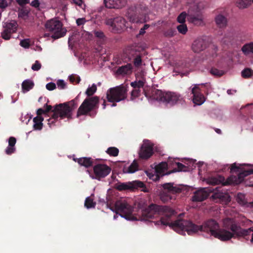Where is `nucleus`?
<instances>
[{"label": "nucleus", "mask_w": 253, "mask_h": 253, "mask_svg": "<svg viewBox=\"0 0 253 253\" xmlns=\"http://www.w3.org/2000/svg\"><path fill=\"white\" fill-rule=\"evenodd\" d=\"M252 1L253 3V0H236V6L239 8H245L251 4Z\"/></svg>", "instance_id": "32"}, {"label": "nucleus", "mask_w": 253, "mask_h": 253, "mask_svg": "<svg viewBox=\"0 0 253 253\" xmlns=\"http://www.w3.org/2000/svg\"><path fill=\"white\" fill-rule=\"evenodd\" d=\"M230 171L231 172H235L238 173L237 176L229 177L224 183V185L231 184H239L244 180L245 177L253 174V169L242 170L241 168L237 166L236 164H233L231 165Z\"/></svg>", "instance_id": "8"}, {"label": "nucleus", "mask_w": 253, "mask_h": 253, "mask_svg": "<svg viewBox=\"0 0 253 253\" xmlns=\"http://www.w3.org/2000/svg\"><path fill=\"white\" fill-rule=\"evenodd\" d=\"M145 83V80L144 78L140 80L136 79L134 82L130 83V85L133 88V89L131 92V100H133L140 95V89L143 87Z\"/></svg>", "instance_id": "19"}, {"label": "nucleus", "mask_w": 253, "mask_h": 253, "mask_svg": "<svg viewBox=\"0 0 253 253\" xmlns=\"http://www.w3.org/2000/svg\"><path fill=\"white\" fill-rule=\"evenodd\" d=\"M207 47L206 41L202 39L199 38L195 40L192 44V48L196 53H199L204 50Z\"/></svg>", "instance_id": "24"}, {"label": "nucleus", "mask_w": 253, "mask_h": 253, "mask_svg": "<svg viewBox=\"0 0 253 253\" xmlns=\"http://www.w3.org/2000/svg\"><path fill=\"white\" fill-rule=\"evenodd\" d=\"M145 9L142 5H131L127 12V16L132 23H143L145 22Z\"/></svg>", "instance_id": "10"}, {"label": "nucleus", "mask_w": 253, "mask_h": 253, "mask_svg": "<svg viewBox=\"0 0 253 253\" xmlns=\"http://www.w3.org/2000/svg\"><path fill=\"white\" fill-rule=\"evenodd\" d=\"M170 165L171 164V159L168 161V162H162L155 167V171L156 175H152V177H150V178L154 181H157L160 179V176H163L165 174V172L167 171L168 165ZM166 174H169V173H166Z\"/></svg>", "instance_id": "18"}, {"label": "nucleus", "mask_w": 253, "mask_h": 253, "mask_svg": "<svg viewBox=\"0 0 253 253\" xmlns=\"http://www.w3.org/2000/svg\"><path fill=\"white\" fill-rule=\"evenodd\" d=\"M20 45L25 48H28L29 47L30 45V40L29 39H24L21 41L20 42Z\"/></svg>", "instance_id": "44"}, {"label": "nucleus", "mask_w": 253, "mask_h": 253, "mask_svg": "<svg viewBox=\"0 0 253 253\" xmlns=\"http://www.w3.org/2000/svg\"><path fill=\"white\" fill-rule=\"evenodd\" d=\"M200 9L197 4H194L190 7L187 13V20L195 25H201L202 23V17L199 13Z\"/></svg>", "instance_id": "15"}, {"label": "nucleus", "mask_w": 253, "mask_h": 253, "mask_svg": "<svg viewBox=\"0 0 253 253\" xmlns=\"http://www.w3.org/2000/svg\"><path fill=\"white\" fill-rule=\"evenodd\" d=\"M16 139L14 137H10L8 140V145L10 146L15 147Z\"/></svg>", "instance_id": "52"}, {"label": "nucleus", "mask_w": 253, "mask_h": 253, "mask_svg": "<svg viewBox=\"0 0 253 253\" xmlns=\"http://www.w3.org/2000/svg\"><path fill=\"white\" fill-rule=\"evenodd\" d=\"M139 166L136 160H134L131 164L128 167H124L123 172L124 173H134L138 170Z\"/></svg>", "instance_id": "28"}, {"label": "nucleus", "mask_w": 253, "mask_h": 253, "mask_svg": "<svg viewBox=\"0 0 253 253\" xmlns=\"http://www.w3.org/2000/svg\"><path fill=\"white\" fill-rule=\"evenodd\" d=\"M97 86L95 84H93L90 87H88L85 91V94L89 97L86 98L79 107L77 116L79 117L83 115H87L90 112L98 108L99 103V97L93 95L96 91Z\"/></svg>", "instance_id": "4"}, {"label": "nucleus", "mask_w": 253, "mask_h": 253, "mask_svg": "<svg viewBox=\"0 0 253 253\" xmlns=\"http://www.w3.org/2000/svg\"><path fill=\"white\" fill-rule=\"evenodd\" d=\"M73 2L76 4V5L80 6L81 8L84 9L85 7V5L83 3V1L82 0H72Z\"/></svg>", "instance_id": "51"}, {"label": "nucleus", "mask_w": 253, "mask_h": 253, "mask_svg": "<svg viewBox=\"0 0 253 253\" xmlns=\"http://www.w3.org/2000/svg\"><path fill=\"white\" fill-rule=\"evenodd\" d=\"M41 64L39 61L36 60L32 66V69L34 71H39L41 68Z\"/></svg>", "instance_id": "48"}, {"label": "nucleus", "mask_w": 253, "mask_h": 253, "mask_svg": "<svg viewBox=\"0 0 253 253\" xmlns=\"http://www.w3.org/2000/svg\"><path fill=\"white\" fill-rule=\"evenodd\" d=\"M211 198L216 202L228 201L229 196L226 192H223L221 187H216L212 191Z\"/></svg>", "instance_id": "20"}, {"label": "nucleus", "mask_w": 253, "mask_h": 253, "mask_svg": "<svg viewBox=\"0 0 253 253\" xmlns=\"http://www.w3.org/2000/svg\"><path fill=\"white\" fill-rule=\"evenodd\" d=\"M186 18H187V13L184 11L181 12L177 17V21L178 22L182 24L185 22Z\"/></svg>", "instance_id": "38"}, {"label": "nucleus", "mask_w": 253, "mask_h": 253, "mask_svg": "<svg viewBox=\"0 0 253 253\" xmlns=\"http://www.w3.org/2000/svg\"><path fill=\"white\" fill-rule=\"evenodd\" d=\"M74 161L77 162L80 166L88 168L92 166L93 160L90 157H82L80 158H74Z\"/></svg>", "instance_id": "26"}, {"label": "nucleus", "mask_w": 253, "mask_h": 253, "mask_svg": "<svg viewBox=\"0 0 253 253\" xmlns=\"http://www.w3.org/2000/svg\"><path fill=\"white\" fill-rule=\"evenodd\" d=\"M178 31L183 35L186 34L188 29L186 24L182 23L177 26Z\"/></svg>", "instance_id": "40"}, {"label": "nucleus", "mask_w": 253, "mask_h": 253, "mask_svg": "<svg viewBox=\"0 0 253 253\" xmlns=\"http://www.w3.org/2000/svg\"><path fill=\"white\" fill-rule=\"evenodd\" d=\"M40 3L39 0H34L31 3V5L35 8L39 7Z\"/></svg>", "instance_id": "56"}, {"label": "nucleus", "mask_w": 253, "mask_h": 253, "mask_svg": "<svg viewBox=\"0 0 253 253\" xmlns=\"http://www.w3.org/2000/svg\"><path fill=\"white\" fill-rule=\"evenodd\" d=\"M174 214V211L167 206H159L151 204L142 211V216L143 220H150L157 218L161 215L159 220L153 221L156 225H169L176 232L184 235L187 232L188 227L180 224L181 221L187 220L178 219L172 222L171 217Z\"/></svg>", "instance_id": "2"}, {"label": "nucleus", "mask_w": 253, "mask_h": 253, "mask_svg": "<svg viewBox=\"0 0 253 253\" xmlns=\"http://www.w3.org/2000/svg\"><path fill=\"white\" fill-rule=\"evenodd\" d=\"M106 8L109 9H120L125 6L127 0H104Z\"/></svg>", "instance_id": "21"}, {"label": "nucleus", "mask_w": 253, "mask_h": 253, "mask_svg": "<svg viewBox=\"0 0 253 253\" xmlns=\"http://www.w3.org/2000/svg\"><path fill=\"white\" fill-rule=\"evenodd\" d=\"M34 86V83L30 80L24 81L22 84V88L23 92H27L32 89Z\"/></svg>", "instance_id": "30"}, {"label": "nucleus", "mask_w": 253, "mask_h": 253, "mask_svg": "<svg viewBox=\"0 0 253 253\" xmlns=\"http://www.w3.org/2000/svg\"><path fill=\"white\" fill-rule=\"evenodd\" d=\"M52 112H53V114L51 116V118H49L48 120V125L49 126L51 127V125L53 124L55 121L57 120V119L58 118V117H57V118H53V115L54 114V112H55V108H54V109L52 111Z\"/></svg>", "instance_id": "47"}, {"label": "nucleus", "mask_w": 253, "mask_h": 253, "mask_svg": "<svg viewBox=\"0 0 253 253\" xmlns=\"http://www.w3.org/2000/svg\"><path fill=\"white\" fill-rule=\"evenodd\" d=\"M8 3H9L7 0H0V7L4 8L7 6Z\"/></svg>", "instance_id": "53"}, {"label": "nucleus", "mask_w": 253, "mask_h": 253, "mask_svg": "<svg viewBox=\"0 0 253 253\" xmlns=\"http://www.w3.org/2000/svg\"><path fill=\"white\" fill-rule=\"evenodd\" d=\"M180 224L188 227L187 233L189 235H193L200 231L210 233L211 235L223 241L239 237L241 230V226L230 218H226L223 220V227L224 229H220L219 224L212 219L204 222L202 225H196L190 220L181 221Z\"/></svg>", "instance_id": "1"}, {"label": "nucleus", "mask_w": 253, "mask_h": 253, "mask_svg": "<svg viewBox=\"0 0 253 253\" xmlns=\"http://www.w3.org/2000/svg\"><path fill=\"white\" fill-rule=\"evenodd\" d=\"M232 91L236 92V90H232L231 89H228L227 91V92L228 94L230 95V94H233Z\"/></svg>", "instance_id": "61"}, {"label": "nucleus", "mask_w": 253, "mask_h": 253, "mask_svg": "<svg viewBox=\"0 0 253 253\" xmlns=\"http://www.w3.org/2000/svg\"><path fill=\"white\" fill-rule=\"evenodd\" d=\"M216 25L219 28H224L227 23V18L222 14H218L215 18Z\"/></svg>", "instance_id": "27"}, {"label": "nucleus", "mask_w": 253, "mask_h": 253, "mask_svg": "<svg viewBox=\"0 0 253 253\" xmlns=\"http://www.w3.org/2000/svg\"><path fill=\"white\" fill-rule=\"evenodd\" d=\"M210 73L211 75L216 77H221L224 73L223 71L218 70L215 68H212L211 69Z\"/></svg>", "instance_id": "39"}, {"label": "nucleus", "mask_w": 253, "mask_h": 253, "mask_svg": "<svg viewBox=\"0 0 253 253\" xmlns=\"http://www.w3.org/2000/svg\"><path fill=\"white\" fill-rule=\"evenodd\" d=\"M103 109H105V107H106V101L105 100H104L103 101Z\"/></svg>", "instance_id": "64"}, {"label": "nucleus", "mask_w": 253, "mask_h": 253, "mask_svg": "<svg viewBox=\"0 0 253 253\" xmlns=\"http://www.w3.org/2000/svg\"><path fill=\"white\" fill-rule=\"evenodd\" d=\"M95 36L100 39L104 40L105 38V36L104 33L100 30H95L94 31Z\"/></svg>", "instance_id": "43"}, {"label": "nucleus", "mask_w": 253, "mask_h": 253, "mask_svg": "<svg viewBox=\"0 0 253 253\" xmlns=\"http://www.w3.org/2000/svg\"><path fill=\"white\" fill-rule=\"evenodd\" d=\"M106 152L110 156L116 157L119 154V150L115 147H110L107 149Z\"/></svg>", "instance_id": "35"}, {"label": "nucleus", "mask_w": 253, "mask_h": 253, "mask_svg": "<svg viewBox=\"0 0 253 253\" xmlns=\"http://www.w3.org/2000/svg\"><path fill=\"white\" fill-rule=\"evenodd\" d=\"M16 2L20 6L24 5L30 2V0H15Z\"/></svg>", "instance_id": "55"}, {"label": "nucleus", "mask_w": 253, "mask_h": 253, "mask_svg": "<svg viewBox=\"0 0 253 253\" xmlns=\"http://www.w3.org/2000/svg\"><path fill=\"white\" fill-rule=\"evenodd\" d=\"M226 37H225L223 39L222 41L223 42L225 43L226 44H228V43H226V42H230V41L229 40L227 41H226Z\"/></svg>", "instance_id": "63"}, {"label": "nucleus", "mask_w": 253, "mask_h": 253, "mask_svg": "<svg viewBox=\"0 0 253 253\" xmlns=\"http://www.w3.org/2000/svg\"><path fill=\"white\" fill-rule=\"evenodd\" d=\"M176 31L172 28L169 29L166 31L164 33V35L167 37H172L175 34Z\"/></svg>", "instance_id": "42"}, {"label": "nucleus", "mask_w": 253, "mask_h": 253, "mask_svg": "<svg viewBox=\"0 0 253 253\" xmlns=\"http://www.w3.org/2000/svg\"><path fill=\"white\" fill-rule=\"evenodd\" d=\"M149 27V25L145 24L143 28H141L139 31V35H143L145 33V30Z\"/></svg>", "instance_id": "57"}, {"label": "nucleus", "mask_w": 253, "mask_h": 253, "mask_svg": "<svg viewBox=\"0 0 253 253\" xmlns=\"http://www.w3.org/2000/svg\"><path fill=\"white\" fill-rule=\"evenodd\" d=\"M46 106V109L45 110V113H47L52 110V106L51 105H48L47 104L45 105Z\"/></svg>", "instance_id": "60"}, {"label": "nucleus", "mask_w": 253, "mask_h": 253, "mask_svg": "<svg viewBox=\"0 0 253 253\" xmlns=\"http://www.w3.org/2000/svg\"><path fill=\"white\" fill-rule=\"evenodd\" d=\"M200 86H204L208 88L210 86L208 83L196 84L191 89V93L193 94V102L194 104L200 105H202L205 101V97L202 93V89Z\"/></svg>", "instance_id": "14"}, {"label": "nucleus", "mask_w": 253, "mask_h": 253, "mask_svg": "<svg viewBox=\"0 0 253 253\" xmlns=\"http://www.w3.org/2000/svg\"><path fill=\"white\" fill-rule=\"evenodd\" d=\"M96 203L93 202L92 199L90 197H88L85 199L84 202V206L87 209L94 208L95 207Z\"/></svg>", "instance_id": "36"}, {"label": "nucleus", "mask_w": 253, "mask_h": 253, "mask_svg": "<svg viewBox=\"0 0 253 253\" xmlns=\"http://www.w3.org/2000/svg\"><path fill=\"white\" fill-rule=\"evenodd\" d=\"M45 27L46 30L50 33L51 35L50 34L45 33L44 36H50L54 40L64 37L67 32L66 29L63 28L62 22L54 19L48 20L45 24Z\"/></svg>", "instance_id": "5"}, {"label": "nucleus", "mask_w": 253, "mask_h": 253, "mask_svg": "<svg viewBox=\"0 0 253 253\" xmlns=\"http://www.w3.org/2000/svg\"><path fill=\"white\" fill-rule=\"evenodd\" d=\"M43 118L42 116H37L33 119L34 123L33 127L35 130H41L42 128Z\"/></svg>", "instance_id": "29"}, {"label": "nucleus", "mask_w": 253, "mask_h": 253, "mask_svg": "<svg viewBox=\"0 0 253 253\" xmlns=\"http://www.w3.org/2000/svg\"><path fill=\"white\" fill-rule=\"evenodd\" d=\"M153 153V144L148 140H144L138 153L139 157L142 160H148Z\"/></svg>", "instance_id": "16"}, {"label": "nucleus", "mask_w": 253, "mask_h": 253, "mask_svg": "<svg viewBox=\"0 0 253 253\" xmlns=\"http://www.w3.org/2000/svg\"><path fill=\"white\" fill-rule=\"evenodd\" d=\"M86 22V20L84 18H78L76 20V23L78 26L84 25Z\"/></svg>", "instance_id": "54"}, {"label": "nucleus", "mask_w": 253, "mask_h": 253, "mask_svg": "<svg viewBox=\"0 0 253 253\" xmlns=\"http://www.w3.org/2000/svg\"><path fill=\"white\" fill-rule=\"evenodd\" d=\"M115 210L117 214H119L122 217L129 220H137L132 212L133 209L125 201H117L115 204Z\"/></svg>", "instance_id": "9"}, {"label": "nucleus", "mask_w": 253, "mask_h": 253, "mask_svg": "<svg viewBox=\"0 0 253 253\" xmlns=\"http://www.w3.org/2000/svg\"><path fill=\"white\" fill-rule=\"evenodd\" d=\"M132 72V66L130 63L119 67L116 73L119 75L125 76L130 75Z\"/></svg>", "instance_id": "25"}, {"label": "nucleus", "mask_w": 253, "mask_h": 253, "mask_svg": "<svg viewBox=\"0 0 253 253\" xmlns=\"http://www.w3.org/2000/svg\"><path fill=\"white\" fill-rule=\"evenodd\" d=\"M128 86L122 84L115 87L110 88L106 93V98L110 102H119L126 99Z\"/></svg>", "instance_id": "7"}, {"label": "nucleus", "mask_w": 253, "mask_h": 253, "mask_svg": "<svg viewBox=\"0 0 253 253\" xmlns=\"http://www.w3.org/2000/svg\"><path fill=\"white\" fill-rule=\"evenodd\" d=\"M253 71L250 68H246L242 71V76L244 78H248L253 75Z\"/></svg>", "instance_id": "37"}, {"label": "nucleus", "mask_w": 253, "mask_h": 253, "mask_svg": "<svg viewBox=\"0 0 253 253\" xmlns=\"http://www.w3.org/2000/svg\"><path fill=\"white\" fill-rule=\"evenodd\" d=\"M16 23H7L4 27L3 31L1 32L2 38L8 40L11 38V34L15 33L17 30V26Z\"/></svg>", "instance_id": "22"}, {"label": "nucleus", "mask_w": 253, "mask_h": 253, "mask_svg": "<svg viewBox=\"0 0 253 253\" xmlns=\"http://www.w3.org/2000/svg\"><path fill=\"white\" fill-rule=\"evenodd\" d=\"M111 169L105 164H98L93 167L94 177L93 178L100 180L107 176L111 172Z\"/></svg>", "instance_id": "17"}, {"label": "nucleus", "mask_w": 253, "mask_h": 253, "mask_svg": "<svg viewBox=\"0 0 253 253\" xmlns=\"http://www.w3.org/2000/svg\"><path fill=\"white\" fill-rule=\"evenodd\" d=\"M251 232H253V227H251L247 229H245L241 227V230H240L239 237H244L246 240H248L246 238V236H248Z\"/></svg>", "instance_id": "34"}, {"label": "nucleus", "mask_w": 253, "mask_h": 253, "mask_svg": "<svg viewBox=\"0 0 253 253\" xmlns=\"http://www.w3.org/2000/svg\"><path fill=\"white\" fill-rule=\"evenodd\" d=\"M45 113H46L45 110H43L42 108H39L37 111V116H41L42 114H45Z\"/></svg>", "instance_id": "59"}, {"label": "nucleus", "mask_w": 253, "mask_h": 253, "mask_svg": "<svg viewBox=\"0 0 253 253\" xmlns=\"http://www.w3.org/2000/svg\"><path fill=\"white\" fill-rule=\"evenodd\" d=\"M144 93L147 98L161 101L170 106L179 104L183 105L185 103L183 97L176 92H165L159 89H154L151 91V94H149L144 89Z\"/></svg>", "instance_id": "3"}, {"label": "nucleus", "mask_w": 253, "mask_h": 253, "mask_svg": "<svg viewBox=\"0 0 253 253\" xmlns=\"http://www.w3.org/2000/svg\"><path fill=\"white\" fill-rule=\"evenodd\" d=\"M209 196V193L206 190L205 188H201L194 193L192 196V201L193 202H202L208 198Z\"/></svg>", "instance_id": "23"}, {"label": "nucleus", "mask_w": 253, "mask_h": 253, "mask_svg": "<svg viewBox=\"0 0 253 253\" xmlns=\"http://www.w3.org/2000/svg\"><path fill=\"white\" fill-rule=\"evenodd\" d=\"M241 50L246 55L253 53V42L245 44L242 47Z\"/></svg>", "instance_id": "33"}, {"label": "nucleus", "mask_w": 253, "mask_h": 253, "mask_svg": "<svg viewBox=\"0 0 253 253\" xmlns=\"http://www.w3.org/2000/svg\"><path fill=\"white\" fill-rule=\"evenodd\" d=\"M28 12L27 10H21L19 12V16L21 17L27 16Z\"/></svg>", "instance_id": "58"}, {"label": "nucleus", "mask_w": 253, "mask_h": 253, "mask_svg": "<svg viewBox=\"0 0 253 253\" xmlns=\"http://www.w3.org/2000/svg\"><path fill=\"white\" fill-rule=\"evenodd\" d=\"M214 130H215V131L216 133H217L218 134H221V130L220 129H219V128H215Z\"/></svg>", "instance_id": "62"}, {"label": "nucleus", "mask_w": 253, "mask_h": 253, "mask_svg": "<svg viewBox=\"0 0 253 253\" xmlns=\"http://www.w3.org/2000/svg\"><path fill=\"white\" fill-rule=\"evenodd\" d=\"M142 62L141 56L140 54L136 55L133 60L134 65L136 67H139L142 65Z\"/></svg>", "instance_id": "41"}, {"label": "nucleus", "mask_w": 253, "mask_h": 253, "mask_svg": "<svg viewBox=\"0 0 253 253\" xmlns=\"http://www.w3.org/2000/svg\"><path fill=\"white\" fill-rule=\"evenodd\" d=\"M78 98L76 97L71 101L59 104L55 106V112L53 115V118L60 117L61 119L64 118L71 119L72 111L78 106Z\"/></svg>", "instance_id": "6"}, {"label": "nucleus", "mask_w": 253, "mask_h": 253, "mask_svg": "<svg viewBox=\"0 0 253 253\" xmlns=\"http://www.w3.org/2000/svg\"><path fill=\"white\" fill-rule=\"evenodd\" d=\"M174 160L171 159V165H174V164L177 166V170H175V169L172 170L171 171L169 172V173H170L171 172H175L176 171H186L188 169V167L182 164V163H179V162H173Z\"/></svg>", "instance_id": "31"}, {"label": "nucleus", "mask_w": 253, "mask_h": 253, "mask_svg": "<svg viewBox=\"0 0 253 253\" xmlns=\"http://www.w3.org/2000/svg\"><path fill=\"white\" fill-rule=\"evenodd\" d=\"M57 85L60 89H65L66 87V84L62 80H59L57 82Z\"/></svg>", "instance_id": "46"}, {"label": "nucleus", "mask_w": 253, "mask_h": 253, "mask_svg": "<svg viewBox=\"0 0 253 253\" xmlns=\"http://www.w3.org/2000/svg\"><path fill=\"white\" fill-rule=\"evenodd\" d=\"M46 88L50 91L53 90L56 88V84L52 82L46 84Z\"/></svg>", "instance_id": "49"}, {"label": "nucleus", "mask_w": 253, "mask_h": 253, "mask_svg": "<svg viewBox=\"0 0 253 253\" xmlns=\"http://www.w3.org/2000/svg\"><path fill=\"white\" fill-rule=\"evenodd\" d=\"M162 186L164 191L161 195V199L164 202L175 199L174 195L181 193L183 188L182 185L174 186L173 183H166L164 184Z\"/></svg>", "instance_id": "11"}, {"label": "nucleus", "mask_w": 253, "mask_h": 253, "mask_svg": "<svg viewBox=\"0 0 253 253\" xmlns=\"http://www.w3.org/2000/svg\"><path fill=\"white\" fill-rule=\"evenodd\" d=\"M114 188L119 191H133L136 190L140 189L141 191L147 192V188L144 183L139 180H134L127 182H117L114 185Z\"/></svg>", "instance_id": "12"}, {"label": "nucleus", "mask_w": 253, "mask_h": 253, "mask_svg": "<svg viewBox=\"0 0 253 253\" xmlns=\"http://www.w3.org/2000/svg\"><path fill=\"white\" fill-rule=\"evenodd\" d=\"M69 80L71 83H74L76 82L77 84H79L81 81L80 77L75 75H71L69 77Z\"/></svg>", "instance_id": "45"}, {"label": "nucleus", "mask_w": 253, "mask_h": 253, "mask_svg": "<svg viewBox=\"0 0 253 253\" xmlns=\"http://www.w3.org/2000/svg\"><path fill=\"white\" fill-rule=\"evenodd\" d=\"M105 23L113 33H120L126 27V20L121 16L108 18Z\"/></svg>", "instance_id": "13"}, {"label": "nucleus", "mask_w": 253, "mask_h": 253, "mask_svg": "<svg viewBox=\"0 0 253 253\" xmlns=\"http://www.w3.org/2000/svg\"><path fill=\"white\" fill-rule=\"evenodd\" d=\"M15 150V147L10 146L8 145V146L5 149V153L7 155H11L14 152Z\"/></svg>", "instance_id": "50"}]
</instances>
